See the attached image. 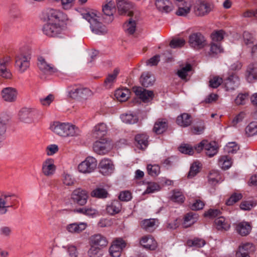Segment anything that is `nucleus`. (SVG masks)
I'll list each match as a JSON object with an SVG mask.
<instances>
[{
  "instance_id": "obj_1",
  "label": "nucleus",
  "mask_w": 257,
  "mask_h": 257,
  "mask_svg": "<svg viewBox=\"0 0 257 257\" xmlns=\"http://www.w3.org/2000/svg\"><path fill=\"white\" fill-rule=\"evenodd\" d=\"M51 129L56 134L63 137L76 136L80 134L79 128L69 123L56 121L51 126Z\"/></svg>"
},
{
  "instance_id": "obj_2",
  "label": "nucleus",
  "mask_w": 257,
  "mask_h": 257,
  "mask_svg": "<svg viewBox=\"0 0 257 257\" xmlns=\"http://www.w3.org/2000/svg\"><path fill=\"white\" fill-rule=\"evenodd\" d=\"M83 18L89 23L93 33L97 35H104L107 33L106 28L100 22L99 17L96 13L88 12L84 13Z\"/></svg>"
},
{
  "instance_id": "obj_3",
  "label": "nucleus",
  "mask_w": 257,
  "mask_h": 257,
  "mask_svg": "<svg viewBox=\"0 0 257 257\" xmlns=\"http://www.w3.org/2000/svg\"><path fill=\"white\" fill-rule=\"evenodd\" d=\"M17 196L14 194L0 195V214H5L10 208H14L18 203Z\"/></svg>"
},
{
  "instance_id": "obj_4",
  "label": "nucleus",
  "mask_w": 257,
  "mask_h": 257,
  "mask_svg": "<svg viewBox=\"0 0 257 257\" xmlns=\"http://www.w3.org/2000/svg\"><path fill=\"white\" fill-rule=\"evenodd\" d=\"M68 96L73 99H86L91 94L89 89L78 85L70 86L68 88Z\"/></svg>"
},
{
  "instance_id": "obj_5",
  "label": "nucleus",
  "mask_w": 257,
  "mask_h": 257,
  "mask_svg": "<svg viewBox=\"0 0 257 257\" xmlns=\"http://www.w3.org/2000/svg\"><path fill=\"white\" fill-rule=\"evenodd\" d=\"M39 112L33 108H24L19 113V119L25 123H30L37 118L39 116Z\"/></svg>"
},
{
  "instance_id": "obj_6",
  "label": "nucleus",
  "mask_w": 257,
  "mask_h": 257,
  "mask_svg": "<svg viewBox=\"0 0 257 257\" xmlns=\"http://www.w3.org/2000/svg\"><path fill=\"white\" fill-rule=\"evenodd\" d=\"M47 22L61 24L67 20V16L62 12L54 10L49 9L46 13Z\"/></svg>"
},
{
  "instance_id": "obj_7",
  "label": "nucleus",
  "mask_w": 257,
  "mask_h": 257,
  "mask_svg": "<svg viewBox=\"0 0 257 257\" xmlns=\"http://www.w3.org/2000/svg\"><path fill=\"white\" fill-rule=\"evenodd\" d=\"M88 198L87 192L81 188H77L74 190L71 193V200L75 204L78 205H85Z\"/></svg>"
},
{
  "instance_id": "obj_8",
  "label": "nucleus",
  "mask_w": 257,
  "mask_h": 257,
  "mask_svg": "<svg viewBox=\"0 0 257 257\" xmlns=\"http://www.w3.org/2000/svg\"><path fill=\"white\" fill-rule=\"evenodd\" d=\"M190 46L196 49H200L206 45V41L204 36L200 33L197 32L191 34L189 37Z\"/></svg>"
},
{
  "instance_id": "obj_9",
  "label": "nucleus",
  "mask_w": 257,
  "mask_h": 257,
  "mask_svg": "<svg viewBox=\"0 0 257 257\" xmlns=\"http://www.w3.org/2000/svg\"><path fill=\"white\" fill-rule=\"evenodd\" d=\"M97 161L92 157H88L78 166V171L82 173H90L96 168Z\"/></svg>"
},
{
  "instance_id": "obj_10",
  "label": "nucleus",
  "mask_w": 257,
  "mask_h": 257,
  "mask_svg": "<svg viewBox=\"0 0 257 257\" xmlns=\"http://www.w3.org/2000/svg\"><path fill=\"white\" fill-rule=\"evenodd\" d=\"M42 30L44 34L48 37H57L62 32V25L47 22L43 26Z\"/></svg>"
},
{
  "instance_id": "obj_11",
  "label": "nucleus",
  "mask_w": 257,
  "mask_h": 257,
  "mask_svg": "<svg viewBox=\"0 0 257 257\" xmlns=\"http://www.w3.org/2000/svg\"><path fill=\"white\" fill-rule=\"evenodd\" d=\"M31 57L29 54L20 53L16 55L15 58L16 66L20 72H25L30 66Z\"/></svg>"
},
{
  "instance_id": "obj_12",
  "label": "nucleus",
  "mask_w": 257,
  "mask_h": 257,
  "mask_svg": "<svg viewBox=\"0 0 257 257\" xmlns=\"http://www.w3.org/2000/svg\"><path fill=\"white\" fill-rule=\"evenodd\" d=\"M112 148L111 143L105 139L96 141L93 145L95 152L99 155H104L109 152Z\"/></svg>"
},
{
  "instance_id": "obj_13",
  "label": "nucleus",
  "mask_w": 257,
  "mask_h": 257,
  "mask_svg": "<svg viewBox=\"0 0 257 257\" xmlns=\"http://www.w3.org/2000/svg\"><path fill=\"white\" fill-rule=\"evenodd\" d=\"M38 60V66L43 73L53 75L58 72L57 69L53 64L48 63L43 57H39Z\"/></svg>"
},
{
  "instance_id": "obj_14",
  "label": "nucleus",
  "mask_w": 257,
  "mask_h": 257,
  "mask_svg": "<svg viewBox=\"0 0 257 257\" xmlns=\"http://www.w3.org/2000/svg\"><path fill=\"white\" fill-rule=\"evenodd\" d=\"M125 242L121 238L114 240L109 249L110 254L113 257H119L122 249L125 246Z\"/></svg>"
},
{
  "instance_id": "obj_15",
  "label": "nucleus",
  "mask_w": 257,
  "mask_h": 257,
  "mask_svg": "<svg viewBox=\"0 0 257 257\" xmlns=\"http://www.w3.org/2000/svg\"><path fill=\"white\" fill-rule=\"evenodd\" d=\"M212 9L211 5L205 1H197L194 8V13L198 16H203L208 14Z\"/></svg>"
},
{
  "instance_id": "obj_16",
  "label": "nucleus",
  "mask_w": 257,
  "mask_h": 257,
  "mask_svg": "<svg viewBox=\"0 0 257 257\" xmlns=\"http://www.w3.org/2000/svg\"><path fill=\"white\" fill-rule=\"evenodd\" d=\"M133 91L144 102L150 101L154 97L152 91L145 89L141 87L134 86L133 87Z\"/></svg>"
},
{
  "instance_id": "obj_17",
  "label": "nucleus",
  "mask_w": 257,
  "mask_h": 257,
  "mask_svg": "<svg viewBox=\"0 0 257 257\" xmlns=\"http://www.w3.org/2000/svg\"><path fill=\"white\" fill-rule=\"evenodd\" d=\"M117 7L119 15L132 16L133 5L131 3L124 0H119L117 2Z\"/></svg>"
},
{
  "instance_id": "obj_18",
  "label": "nucleus",
  "mask_w": 257,
  "mask_h": 257,
  "mask_svg": "<svg viewBox=\"0 0 257 257\" xmlns=\"http://www.w3.org/2000/svg\"><path fill=\"white\" fill-rule=\"evenodd\" d=\"M108 244L106 237L100 234H95L89 238V245H92L100 248H103Z\"/></svg>"
},
{
  "instance_id": "obj_19",
  "label": "nucleus",
  "mask_w": 257,
  "mask_h": 257,
  "mask_svg": "<svg viewBox=\"0 0 257 257\" xmlns=\"http://www.w3.org/2000/svg\"><path fill=\"white\" fill-rule=\"evenodd\" d=\"M239 83V79L235 74L230 75L224 80V87L227 91L234 90Z\"/></svg>"
},
{
  "instance_id": "obj_20",
  "label": "nucleus",
  "mask_w": 257,
  "mask_h": 257,
  "mask_svg": "<svg viewBox=\"0 0 257 257\" xmlns=\"http://www.w3.org/2000/svg\"><path fill=\"white\" fill-rule=\"evenodd\" d=\"M254 246L252 243L246 242L241 244L236 253V257H250V252L254 251Z\"/></svg>"
},
{
  "instance_id": "obj_21",
  "label": "nucleus",
  "mask_w": 257,
  "mask_h": 257,
  "mask_svg": "<svg viewBox=\"0 0 257 257\" xmlns=\"http://www.w3.org/2000/svg\"><path fill=\"white\" fill-rule=\"evenodd\" d=\"M18 95L16 89L13 87H6L2 91V97L4 100L12 102L16 101Z\"/></svg>"
},
{
  "instance_id": "obj_22",
  "label": "nucleus",
  "mask_w": 257,
  "mask_h": 257,
  "mask_svg": "<svg viewBox=\"0 0 257 257\" xmlns=\"http://www.w3.org/2000/svg\"><path fill=\"white\" fill-rule=\"evenodd\" d=\"M11 61L9 56H6L0 59V76L6 79H10L12 77V74L7 69V65Z\"/></svg>"
},
{
  "instance_id": "obj_23",
  "label": "nucleus",
  "mask_w": 257,
  "mask_h": 257,
  "mask_svg": "<svg viewBox=\"0 0 257 257\" xmlns=\"http://www.w3.org/2000/svg\"><path fill=\"white\" fill-rule=\"evenodd\" d=\"M55 170L56 167L53 159H48L43 163L42 171L45 176L47 177L52 176L54 174Z\"/></svg>"
},
{
  "instance_id": "obj_24",
  "label": "nucleus",
  "mask_w": 257,
  "mask_h": 257,
  "mask_svg": "<svg viewBox=\"0 0 257 257\" xmlns=\"http://www.w3.org/2000/svg\"><path fill=\"white\" fill-rule=\"evenodd\" d=\"M100 172L104 175H107L112 172L113 165L110 160L104 159L101 161L99 164Z\"/></svg>"
},
{
  "instance_id": "obj_25",
  "label": "nucleus",
  "mask_w": 257,
  "mask_h": 257,
  "mask_svg": "<svg viewBox=\"0 0 257 257\" xmlns=\"http://www.w3.org/2000/svg\"><path fill=\"white\" fill-rule=\"evenodd\" d=\"M235 230L241 236L247 235L251 230V226L249 222L242 221L235 224Z\"/></svg>"
},
{
  "instance_id": "obj_26",
  "label": "nucleus",
  "mask_w": 257,
  "mask_h": 257,
  "mask_svg": "<svg viewBox=\"0 0 257 257\" xmlns=\"http://www.w3.org/2000/svg\"><path fill=\"white\" fill-rule=\"evenodd\" d=\"M168 126V121L165 118H159L155 122L153 129V132L157 135L165 132Z\"/></svg>"
},
{
  "instance_id": "obj_27",
  "label": "nucleus",
  "mask_w": 257,
  "mask_h": 257,
  "mask_svg": "<svg viewBox=\"0 0 257 257\" xmlns=\"http://www.w3.org/2000/svg\"><path fill=\"white\" fill-rule=\"evenodd\" d=\"M87 226L85 222L73 223L68 224L66 229L71 233H79L84 230Z\"/></svg>"
},
{
  "instance_id": "obj_28",
  "label": "nucleus",
  "mask_w": 257,
  "mask_h": 257,
  "mask_svg": "<svg viewBox=\"0 0 257 257\" xmlns=\"http://www.w3.org/2000/svg\"><path fill=\"white\" fill-rule=\"evenodd\" d=\"M155 5L162 12L169 13L173 9V5L169 0H156Z\"/></svg>"
},
{
  "instance_id": "obj_29",
  "label": "nucleus",
  "mask_w": 257,
  "mask_h": 257,
  "mask_svg": "<svg viewBox=\"0 0 257 257\" xmlns=\"http://www.w3.org/2000/svg\"><path fill=\"white\" fill-rule=\"evenodd\" d=\"M246 78L249 82L257 80V63L250 64L246 69Z\"/></svg>"
},
{
  "instance_id": "obj_30",
  "label": "nucleus",
  "mask_w": 257,
  "mask_h": 257,
  "mask_svg": "<svg viewBox=\"0 0 257 257\" xmlns=\"http://www.w3.org/2000/svg\"><path fill=\"white\" fill-rule=\"evenodd\" d=\"M141 244L145 248L155 250L157 247V243L151 235L145 236L140 240Z\"/></svg>"
},
{
  "instance_id": "obj_31",
  "label": "nucleus",
  "mask_w": 257,
  "mask_h": 257,
  "mask_svg": "<svg viewBox=\"0 0 257 257\" xmlns=\"http://www.w3.org/2000/svg\"><path fill=\"white\" fill-rule=\"evenodd\" d=\"M178 9L176 12V14L179 16H186L190 12L192 4L191 2H185L177 4Z\"/></svg>"
},
{
  "instance_id": "obj_32",
  "label": "nucleus",
  "mask_w": 257,
  "mask_h": 257,
  "mask_svg": "<svg viewBox=\"0 0 257 257\" xmlns=\"http://www.w3.org/2000/svg\"><path fill=\"white\" fill-rule=\"evenodd\" d=\"M75 213L82 214L84 215L94 217L98 215V211L91 206H85L82 208H79L74 210Z\"/></svg>"
},
{
  "instance_id": "obj_33",
  "label": "nucleus",
  "mask_w": 257,
  "mask_h": 257,
  "mask_svg": "<svg viewBox=\"0 0 257 257\" xmlns=\"http://www.w3.org/2000/svg\"><path fill=\"white\" fill-rule=\"evenodd\" d=\"M218 150V146L216 142L207 141L204 151L207 156L209 157L214 156L217 153Z\"/></svg>"
},
{
  "instance_id": "obj_34",
  "label": "nucleus",
  "mask_w": 257,
  "mask_h": 257,
  "mask_svg": "<svg viewBox=\"0 0 257 257\" xmlns=\"http://www.w3.org/2000/svg\"><path fill=\"white\" fill-rule=\"evenodd\" d=\"M192 71V66L190 64H187L185 66H182L181 68L178 70L177 75L182 80L187 81V77L190 76Z\"/></svg>"
},
{
  "instance_id": "obj_35",
  "label": "nucleus",
  "mask_w": 257,
  "mask_h": 257,
  "mask_svg": "<svg viewBox=\"0 0 257 257\" xmlns=\"http://www.w3.org/2000/svg\"><path fill=\"white\" fill-rule=\"evenodd\" d=\"M155 80L154 75L148 72H144L140 78V81L142 85L146 87L152 86L155 82Z\"/></svg>"
},
{
  "instance_id": "obj_36",
  "label": "nucleus",
  "mask_w": 257,
  "mask_h": 257,
  "mask_svg": "<svg viewBox=\"0 0 257 257\" xmlns=\"http://www.w3.org/2000/svg\"><path fill=\"white\" fill-rule=\"evenodd\" d=\"M215 224L217 230L220 231L228 230L230 227L229 222L223 217L220 216L215 219Z\"/></svg>"
},
{
  "instance_id": "obj_37",
  "label": "nucleus",
  "mask_w": 257,
  "mask_h": 257,
  "mask_svg": "<svg viewBox=\"0 0 257 257\" xmlns=\"http://www.w3.org/2000/svg\"><path fill=\"white\" fill-rule=\"evenodd\" d=\"M177 123L182 127H187L192 123L191 116L186 113L179 115L176 119Z\"/></svg>"
},
{
  "instance_id": "obj_38",
  "label": "nucleus",
  "mask_w": 257,
  "mask_h": 257,
  "mask_svg": "<svg viewBox=\"0 0 257 257\" xmlns=\"http://www.w3.org/2000/svg\"><path fill=\"white\" fill-rule=\"evenodd\" d=\"M121 209V204L119 201L114 200L106 207L107 212L111 215L118 213Z\"/></svg>"
},
{
  "instance_id": "obj_39",
  "label": "nucleus",
  "mask_w": 257,
  "mask_h": 257,
  "mask_svg": "<svg viewBox=\"0 0 257 257\" xmlns=\"http://www.w3.org/2000/svg\"><path fill=\"white\" fill-rule=\"evenodd\" d=\"M142 228L147 232L153 231L156 227V221L154 219H144L141 222Z\"/></svg>"
},
{
  "instance_id": "obj_40",
  "label": "nucleus",
  "mask_w": 257,
  "mask_h": 257,
  "mask_svg": "<svg viewBox=\"0 0 257 257\" xmlns=\"http://www.w3.org/2000/svg\"><path fill=\"white\" fill-rule=\"evenodd\" d=\"M197 219L198 215L196 213L193 212L187 213L184 218L183 227L187 228L191 226L197 221Z\"/></svg>"
},
{
  "instance_id": "obj_41",
  "label": "nucleus",
  "mask_w": 257,
  "mask_h": 257,
  "mask_svg": "<svg viewBox=\"0 0 257 257\" xmlns=\"http://www.w3.org/2000/svg\"><path fill=\"white\" fill-rule=\"evenodd\" d=\"M119 71L118 69L115 68L114 69L112 74L108 75L104 82V86L106 88H109L113 85L116 80Z\"/></svg>"
},
{
  "instance_id": "obj_42",
  "label": "nucleus",
  "mask_w": 257,
  "mask_h": 257,
  "mask_svg": "<svg viewBox=\"0 0 257 257\" xmlns=\"http://www.w3.org/2000/svg\"><path fill=\"white\" fill-rule=\"evenodd\" d=\"M107 131L106 125L104 123H99L94 127L93 134L96 138H101L106 134Z\"/></svg>"
},
{
  "instance_id": "obj_43",
  "label": "nucleus",
  "mask_w": 257,
  "mask_h": 257,
  "mask_svg": "<svg viewBox=\"0 0 257 257\" xmlns=\"http://www.w3.org/2000/svg\"><path fill=\"white\" fill-rule=\"evenodd\" d=\"M148 137L145 134H139L136 136L135 140L137 147L141 149H145L148 144Z\"/></svg>"
},
{
  "instance_id": "obj_44",
  "label": "nucleus",
  "mask_w": 257,
  "mask_h": 257,
  "mask_svg": "<svg viewBox=\"0 0 257 257\" xmlns=\"http://www.w3.org/2000/svg\"><path fill=\"white\" fill-rule=\"evenodd\" d=\"M223 51V49L219 43L212 42L210 44L208 55L211 57H215L218 54L222 53Z\"/></svg>"
},
{
  "instance_id": "obj_45",
  "label": "nucleus",
  "mask_w": 257,
  "mask_h": 257,
  "mask_svg": "<svg viewBox=\"0 0 257 257\" xmlns=\"http://www.w3.org/2000/svg\"><path fill=\"white\" fill-rule=\"evenodd\" d=\"M123 28L125 33L128 34H133L136 30V22L132 19H130L128 22H125L123 25Z\"/></svg>"
},
{
  "instance_id": "obj_46",
  "label": "nucleus",
  "mask_w": 257,
  "mask_h": 257,
  "mask_svg": "<svg viewBox=\"0 0 257 257\" xmlns=\"http://www.w3.org/2000/svg\"><path fill=\"white\" fill-rule=\"evenodd\" d=\"M205 244V241L203 239L195 237L192 239H188L186 242V244L189 247H194L199 248L203 246Z\"/></svg>"
},
{
  "instance_id": "obj_47",
  "label": "nucleus",
  "mask_w": 257,
  "mask_h": 257,
  "mask_svg": "<svg viewBox=\"0 0 257 257\" xmlns=\"http://www.w3.org/2000/svg\"><path fill=\"white\" fill-rule=\"evenodd\" d=\"M231 164V158L227 156H221L219 159L218 165L223 170H227L229 168Z\"/></svg>"
},
{
  "instance_id": "obj_48",
  "label": "nucleus",
  "mask_w": 257,
  "mask_h": 257,
  "mask_svg": "<svg viewBox=\"0 0 257 257\" xmlns=\"http://www.w3.org/2000/svg\"><path fill=\"white\" fill-rule=\"evenodd\" d=\"M243 40L244 44L248 48H250L253 45L255 44V38L251 34L248 32L245 31L243 32Z\"/></svg>"
},
{
  "instance_id": "obj_49",
  "label": "nucleus",
  "mask_w": 257,
  "mask_h": 257,
  "mask_svg": "<svg viewBox=\"0 0 257 257\" xmlns=\"http://www.w3.org/2000/svg\"><path fill=\"white\" fill-rule=\"evenodd\" d=\"M208 182L211 185H215L221 180V177L218 171L212 170L210 172L208 176Z\"/></svg>"
},
{
  "instance_id": "obj_50",
  "label": "nucleus",
  "mask_w": 257,
  "mask_h": 257,
  "mask_svg": "<svg viewBox=\"0 0 257 257\" xmlns=\"http://www.w3.org/2000/svg\"><path fill=\"white\" fill-rule=\"evenodd\" d=\"M91 196L92 197L97 198H105L107 197V191L102 188H97L91 192Z\"/></svg>"
},
{
  "instance_id": "obj_51",
  "label": "nucleus",
  "mask_w": 257,
  "mask_h": 257,
  "mask_svg": "<svg viewBox=\"0 0 257 257\" xmlns=\"http://www.w3.org/2000/svg\"><path fill=\"white\" fill-rule=\"evenodd\" d=\"M115 96L118 100L124 101L127 99L130 96V92L128 89H117L115 92Z\"/></svg>"
},
{
  "instance_id": "obj_52",
  "label": "nucleus",
  "mask_w": 257,
  "mask_h": 257,
  "mask_svg": "<svg viewBox=\"0 0 257 257\" xmlns=\"http://www.w3.org/2000/svg\"><path fill=\"white\" fill-rule=\"evenodd\" d=\"M120 118L123 122L127 124H134L138 121L137 116L133 114H123L121 115Z\"/></svg>"
},
{
  "instance_id": "obj_53",
  "label": "nucleus",
  "mask_w": 257,
  "mask_h": 257,
  "mask_svg": "<svg viewBox=\"0 0 257 257\" xmlns=\"http://www.w3.org/2000/svg\"><path fill=\"white\" fill-rule=\"evenodd\" d=\"M102 11L106 16H112L115 11L114 3L109 2L105 4L102 8Z\"/></svg>"
},
{
  "instance_id": "obj_54",
  "label": "nucleus",
  "mask_w": 257,
  "mask_h": 257,
  "mask_svg": "<svg viewBox=\"0 0 257 257\" xmlns=\"http://www.w3.org/2000/svg\"><path fill=\"white\" fill-rule=\"evenodd\" d=\"M8 119H3L0 118V148L2 146V143L5 139L4 135L7 130V122Z\"/></svg>"
},
{
  "instance_id": "obj_55",
  "label": "nucleus",
  "mask_w": 257,
  "mask_h": 257,
  "mask_svg": "<svg viewBox=\"0 0 257 257\" xmlns=\"http://www.w3.org/2000/svg\"><path fill=\"white\" fill-rule=\"evenodd\" d=\"M246 134L248 136L257 134V121H252L248 124L245 128Z\"/></svg>"
},
{
  "instance_id": "obj_56",
  "label": "nucleus",
  "mask_w": 257,
  "mask_h": 257,
  "mask_svg": "<svg viewBox=\"0 0 257 257\" xmlns=\"http://www.w3.org/2000/svg\"><path fill=\"white\" fill-rule=\"evenodd\" d=\"M200 163L195 162L193 163L190 167V171L188 174V177L189 178L194 177L200 171Z\"/></svg>"
},
{
  "instance_id": "obj_57",
  "label": "nucleus",
  "mask_w": 257,
  "mask_h": 257,
  "mask_svg": "<svg viewBox=\"0 0 257 257\" xmlns=\"http://www.w3.org/2000/svg\"><path fill=\"white\" fill-rule=\"evenodd\" d=\"M242 197L241 193H233L230 197L226 200V204L228 206L232 205L240 200Z\"/></svg>"
},
{
  "instance_id": "obj_58",
  "label": "nucleus",
  "mask_w": 257,
  "mask_h": 257,
  "mask_svg": "<svg viewBox=\"0 0 257 257\" xmlns=\"http://www.w3.org/2000/svg\"><path fill=\"white\" fill-rule=\"evenodd\" d=\"M171 200L174 202L183 203L185 197L182 193L179 191L174 190L171 196Z\"/></svg>"
},
{
  "instance_id": "obj_59",
  "label": "nucleus",
  "mask_w": 257,
  "mask_h": 257,
  "mask_svg": "<svg viewBox=\"0 0 257 257\" xmlns=\"http://www.w3.org/2000/svg\"><path fill=\"white\" fill-rule=\"evenodd\" d=\"M248 93H239L235 99V103L237 105H243L248 99Z\"/></svg>"
},
{
  "instance_id": "obj_60",
  "label": "nucleus",
  "mask_w": 257,
  "mask_h": 257,
  "mask_svg": "<svg viewBox=\"0 0 257 257\" xmlns=\"http://www.w3.org/2000/svg\"><path fill=\"white\" fill-rule=\"evenodd\" d=\"M224 150L229 154H234L239 150V147L235 142H230L225 146Z\"/></svg>"
},
{
  "instance_id": "obj_61",
  "label": "nucleus",
  "mask_w": 257,
  "mask_h": 257,
  "mask_svg": "<svg viewBox=\"0 0 257 257\" xmlns=\"http://www.w3.org/2000/svg\"><path fill=\"white\" fill-rule=\"evenodd\" d=\"M224 32L223 30L217 31L213 32L211 37L212 40V42L218 43L223 39Z\"/></svg>"
},
{
  "instance_id": "obj_62",
  "label": "nucleus",
  "mask_w": 257,
  "mask_h": 257,
  "mask_svg": "<svg viewBox=\"0 0 257 257\" xmlns=\"http://www.w3.org/2000/svg\"><path fill=\"white\" fill-rule=\"evenodd\" d=\"M147 171L150 175L152 176H156L160 173V168L158 165H152L150 164L147 166Z\"/></svg>"
},
{
  "instance_id": "obj_63",
  "label": "nucleus",
  "mask_w": 257,
  "mask_h": 257,
  "mask_svg": "<svg viewBox=\"0 0 257 257\" xmlns=\"http://www.w3.org/2000/svg\"><path fill=\"white\" fill-rule=\"evenodd\" d=\"M205 129L204 123L200 122L198 124L194 125L191 128V132L194 135H200L203 133Z\"/></svg>"
},
{
  "instance_id": "obj_64",
  "label": "nucleus",
  "mask_w": 257,
  "mask_h": 257,
  "mask_svg": "<svg viewBox=\"0 0 257 257\" xmlns=\"http://www.w3.org/2000/svg\"><path fill=\"white\" fill-rule=\"evenodd\" d=\"M90 247L87 251V254L89 257H99L100 251L101 248L98 247L94 246L92 245H90Z\"/></svg>"
}]
</instances>
